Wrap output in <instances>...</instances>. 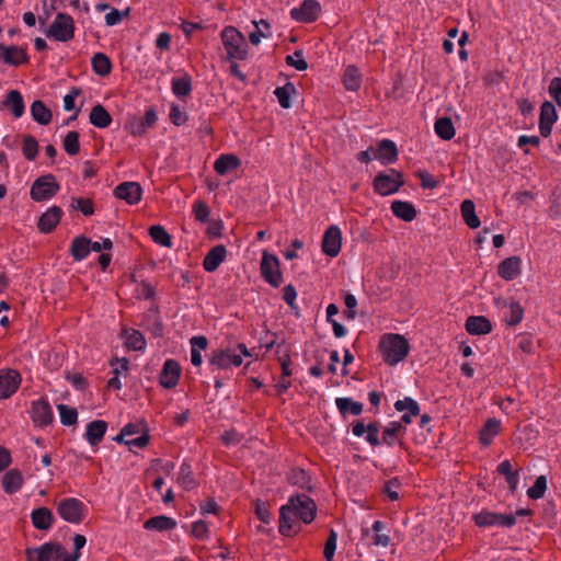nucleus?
<instances>
[{
  "label": "nucleus",
  "instance_id": "22",
  "mask_svg": "<svg viewBox=\"0 0 561 561\" xmlns=\"http://www.w3.org/2000/svg\"><path fill=\"white\" fill-rule=\"evenodd\" d=\"M522 271V260L518 256H510L503 260L497 267V273L505 280L515 279Z\"/></svg>",
  "mask_w": 561,
  "mask_h": 561
},
{
  "label": "nucleus",
  "instance_id": "19",
  "mask_svg": "<svg viewBox=\"0 0 561 561\" xmlns=\"http://www.w3.org/2000/svg\"><path fill=\"white\" fill-rule=\"evenodd\" d=\"M142 188L137 182H124L114 190V195L128 204H137L141 199Z\"/></svg>",
  "mask_w": 561,
  "mask_h": 561
},
{
  "label": "nucleus",
  "instance_id": "51",
  "mask_svg": "<svg viewBox=\"0 0 561 561\" xmlns=\"http://www.w3.org/2000/svg\"><path fill=\"white\" fill-rule=\"evenodd\" d=\"M158 121L157 112L151 107L145 112L144 117L139 124L134 128V135H142L148 128L154 126Z\"/></svg>",
  "mask_w": 561,
  "mask_h": 561
},
{
  "label": "nucleus",
  "instance_id": "30",
  "mask_svg": "<svg viewBox=\"0 0 561 561\" xmlns=\"http://www.w3.org/2000/svg\"><path fill=\"white\" fill-rule=\"evenodd\" d=\"M2 104L16 118L21 117L24 114L25 105H24L23 96L18 90H11L7 94V98L2 102Z\"/></svg>",
  "mask_w": 561,
  "mask_h": 561
},
{
  "label": "nucleus",
  "instance_id": "1",
  "mask_svg": "<svg viewBox=\"0 0 561 561\" xmlns=\"http://www.w3.org/2000/svg\"><path fill=\"white\" fill-rule=\"evenodd\" d=\"M316 517V503L305 494L291 495L288 502L279 510V533L293 536L301 528V524H310Z\"/></svg>",
  "mask_w": 561,
  "mask_h": 561
},
{
  "label": "nucleus",
  "instance_id": "18",
  "mask_svg": "<svg viewBox=\"0 0 561 561\" xmlns=\"http://www.w3.org/2000/svg\"><path fill=\"white\" fill-rule=\"evenodd\" d=\"M352 434L355 437H364V439L373 447H377L380 445L379 439V427L377 423H368L367 425L364 422L358 421L352 426Z\"/></svg>",
  "mask_w": 561,
  "mask_h": 561
},
{
  "label": "nucleus",
  "instance_id": "49",
  "mask_svg": "<svg viewBox=\"0 0 561 561\" xmlns=\"http://www.w3.org/2000/svg\"><path fill=\"white\" fill-rule=\"evenodd\" d=\"M523 318L524 309L517 301H513L512 305H508V309L503 313V320L510 327L520 323Z\"/></svg>",
  "mask_w": 561,
  "mask_h": 561
},
{
  "label": "nucleus",
  "instance_id": "26",
  "mask_svg": "<svg viewBox=\"0 0 561 561\" xmlns=\"http://www.w3.org/2000/svg\"><path fill=\"white\" fill-rule=\"evenodd\" d=\"M32 525L38 530H49L54 524V515L47 507H38L31 512Z\"/></svg>",
  "mask_w": 561,
  "mask_h": 561
},
{
  "label": "nucleus",
  "instance_id": "8",
  "mask_svg": "<svg viewBox=\"0 0 561 561\" xmlns=\"http://www.w3.org/2000/svg\"><path fill=\"white\" fill-rule=\"evenodd\" d=\"M60 185L53 174H45L34 181L31 186L30 195L35 202L50 199L57 194Z\"/></svg>",
  "mask_w": 561,
  "mask_h": 561
},
{
  "label": "nucleus",
  "instance_id": "25",
  "mask_svg": "<svg viewBox=\"0 0 561 561\" xmlns=\"http://www.w3.org/2000/svg\"><path fill=\"white\" fill-rule=\"evenodd\" d=\"M376 160H378L381 164H389L397 160L398 150L397 146L392 140L382 139L377 149H375Z\"/></svg>",
  "mask_w": 561,
  "mask_h": 561
},
{
  "label": "nucleus",
  "instance_id": "28",
  "mask_svg": "<svg viewBox=\"0 0 561 561\" xmlns=\"http://www.w3.org/2000/svg\"><path fill=\"white\" fill-rule=\"evenodd\" d=\"M290 16L297 22H312L316 20V0H305L299 7L290 10Z\"/></svg>",
  "mask_w": 561,
  "mask_h": 561
},
{
  "label": "nucleus",
  "instance_id": "14",
  "mask_svg": "<svg viewBox=\"0 0 561 561\" xmlns=\"http://www.w3.org/2000/svg\"><path fill=\"white\" fill-rule=\"evenodd\" d=\"M140 325L150 332L153 337H161L163 335V323L158 305H151L142 314Z\"/></svg>",
  "mask_w": 561,
  "mask_h": 561
},
{
  "label": "nucleus",
  "instance_id": "42",
  "mask_svg": "<svg viewBox=\"0 0 561 561\" xmlns=\"http://www.w3.org/2000/svg\"><path fill=\"white\" fill-rule=\"evenodd\" d=\"M371 530L375 533V536L373 538V543L376 547L387 548L391 545V538L386 533V530H387L386 523H383L381 520L374 522V524L371 525Z\"/></svg>",
  "mask_w": 561,
  "mask_h": 561
},
{
  "label": "nucleus",
  "instance_id": "37",
  "mask_svg": "<svg viewBox=\"0 0 561 561\" xmlns=\"http://www.w3.org/2000/svg\"><path fill=\"white\" fill-rule=\"evenodd\" d=\"M460 213L466 225L471 229L480 227V219L476 214V206L471 199H465L460 205Z\"/></svg>",
  "mask_w": 561,
  "mask_h": 561
},
{
  "label": "nucleus",
  "instance_id": "34",
  "mask_svg": "<svg viewBox=\"0 0 561 561\" xmlns=\"http://www.w3.org/2000/svg\"><path fill=\"white\" fill-rule=\"evenodd\" d=\"M240 165V160L234 154H221L219 156L215 163H214V170L219 175H225L228 172L238 169Z\"/></svg>",
  "mask_w": 561,
  "mask_h": 561
},
{
  "label": "nucleus",
  "instance_id": "47",
  "mask_svg": "<svg viewBox=\"0 0 561 561\" xmlns=\"http://www.w3.org/2000/svg\"><path fill=\"white\" fill-rule=\"evenodd\" d=\"M125 344L134 351H144L146 348V340L138 330L130 329L124 331Z\"/></svg>",
  "mask_w": 561,
  "mask_h": 561
},
{
  "label": "nucleus",
  "instance_id": "58",
  "mask_svg": "<svg viewBox=\"0 0 561 561\" xmlns=\"http://www.w3.org/2000/svg\"><path fill=\"white\" fill-rule=\"evenodd\" d=\"M64 149L69 156H76L80 151L79 133L69 131L64 139Z\"/></svg>",
  "mask_w": 561,
  "mask_h": 561
},
{
  "label": "nucleus",
  "instance_id": "21",
  "mask_svg": "<svg viewBox=\"0 0 561 561\" xmlns=\"http://www.w3.org/2000/svg\"><path fill=\"white\" fill-rule=\"evenodd\" d=\"M62 209L58 206L49 207L38 219L37 227L43 233H50L59 224Z\"/></svg>",
  "mask_w": 561,
  "mask_h": 561
},
{
  "label": "nucleus",
  "instance_id": "64",
  "mask_svg": "<svg viewBox=\"0 0 561 561\" xmlns=\"http://www.w3.org/2000/svg\"><path fill=\"white\" fill-rule=\"evenodd\" d=\"M549 95L561 107V78H552L548 87Z\"/></svg>",
  "mask_w": 561,
  "mask_h": 561
},
{
  "label": "nucleus",
  "instance_id": "57",
  "mask_svg": "<svg viewBox=\"0 0 561 561\" xmlns=\"http://www.w3.org/2000/svg\"><path fill=\"white\" fill-rule=\"evenodd\" d=\"M547 490V479L545 476H539L535 483L527 490V496L531 500L541 499Z\"/></svg>",
  "mask_w": 561,
  "mask_h": 561
},
{
  "label": "nucleus",
  "instance_id": "43",
  "mask_svg": "<svg viewBox=\"0 0 561 561\" xmlns=\"http://www.w3.org/2000/svg\"><path fill=\"white\" fill-rule=\"evenodd\" d=\"M171 88L178 98H185L192 92V79L187 73L183 77H175L171 81Z\"/></svg>",
  "mask_w": 561,
  "mask_h": 561
},
{
  "label": "nucleus",
  "instance_id": "31",
  "mask_svg": "<svg viewBox=\"0 0 561 561\" xmlns=\"http://www.w3.org/2000/svg\"><path fill=\"white\" fill-rule=\"evenodd\" d=\"M405 426L401 423L393 421L390 422L382 432V443L389 447L400 443V436L405 433Z\"/></svg>",
  "mask_w": 561,
  "mask_h": 561
},
{
  "label": "nucleus",
  "instance_id": "35",
  "mask_svg": "<svg viewBox=\"0 0 561 561\" xmlns=\"http://www.w3.org/2000/svg\"><path fill=\"white\" fill-rule=\"evenodd\" d=\"M91 240L84 236L77 237L71 242V255L75 261H83L91 252Z\"/></svg>",
  "mask_w": 561,
  "mask_h": 561
},
{
  "label": "nucleus",
  "instance_id": "60",
  "mask_svg": "<svg viewBox=\"0 0 561 561\" xmlns=\"http://www.w3.org/2000/svg\"><path fill=\"white\" fill-rule=\"evenodd\" d=\"M337 546V533L333 529L330 530V535L324 543L323 557L325 561H333Z\"/></svg>",
  "mask_w": 561,
  "mask_h": 561
},
{
  "label": "nucleus",
  "instance_id": "46",
  "mask_svg": "<svg viewBox=\"0 0 561 561\" xmlns=\"http://www.w3.org/2000/svg\"><path fill=\"white\" fill-rule=\"evenodd\" d=\"M150 436L149 433L144 432L140 436H137L136 438H127L126 435H123V428L121 430L119 434H117L114 437V440L118 444H125L129 447L131 450L133 448H139L142 449L146 447L149 443Z\"/></svg>",
  "mask_w": 561,
  "mask_h": 561
},
{
  "label": "nucleus",
  "instance_id": "13",
  "mask_svg": "<svg viewBox=\"0 0 561 561\" xmlns=\"http://www.w3.org/2000/svg\"><path fill=\"white\" fill-rule=\"evenodd\" d=\"M30 414L34 424L38 427H45L54 421L53 409L45 398L32 402Z\"/></svg>",
  "mask_w": 561,
  "mask_h": 561
},
{
  "label": "nucleus",
  "instance_id": "44",
  "mask_svg": "<svg viewBox=\"0 0 561 561\" xmlns=\"http://www.w3.org/2000/svg\"><path fill=\"white\" fill-rule=\"evenodd\" d=\"M436 135L443 140H450L455 137L456 130L449 117H440L434 124Z\"/></svg>",
  "mask_w": 561,
  "mask_h": 561
},
{
  "label": "nucleus",
  "instance_id": "6",
  "mask_svg": "<svg viewBox=\"0 0 561 561\" xmlns=\"http://www.w3.org/2000/svg\"><path fill=\"white\" fill-rule=\"evenodd\" d=\"M87 512V505L76 497L62 499L57 504L58 515L70 524H80L84 519Z\"/></svg>",
  "mask_w": 561,
  "mask_h": 561
},
{
  "label": "nucleus",
  "instance_id": "9",
  "mask_svg": "<svg viewBox=\"0 0 561 561\" xmlns=\"http://www.w3.org/2000/svg\"><path fill=\"white\" fill-rule=\"evenodd\" d=\"M279 260L276 255L264 252L261 259V275L272 287H278L283 283L279 268Z\"/></svg>",
  "mask_w": 561,
  "mask_h": 561
},
{
  "label": "nucleus",
  "instance_id": "55",
  "mask_svg": "<svg viewBox=\"0 0 561 561\" xmlns=\"http://www.w3.org/2000/svg\"><path fill=\"white\" fill-rule=\"evenodd\" d=\"M178 482L181 485H183L186 490H191L192 488L195 486L192 467L186 461L182 462L180 467Z\"/></svg>",
  "mask_w": 561,
  "mask_h": 561
},
{
  "label": "nucleus",
  "instance_id": "16",
  "mask_svg": "<svg viewBox=\"0 0 561 561\" xmlns=\"http://www.w3.org/2000/svg\"><path fill=\"white\" fill-rule=\"evenodd\" d=\"M558 121L556 106L550 101H545L540 106L539 131L542 137H548L552 126Z\"/></svg>",
  "mask_w": 561,
  "mask_h": 561
},
{
  "label": "nucleus",
  "instance_id": "45",
  "mask_svg": "<svg viewBox=\"0 0 561 561\" xmlns=\"http://www.w3.org/2000/svg\"><path fill=\"white\" fill-rule=\"evenodd\" d=\"M335 404L343 415H359L363 411V404L351 398H336Z\"/></svg>",
  "mask_w": 561,
  "mask_h": 561
},
{
  "label": "nucleus",
  "instance_id": "15",
  "mask_svg": "<svg viewBox=\"0 0 561 561\" xmlns=\"http://www.w3.org/2000/svg\"><path fill=\"white\" fill-rule=\"evenodd\" d=\"M21 383V376L14 369H0V399L10 398Z\"/></svg>",
  "mask_w": 561,
  "mask_h": 561
},
{
  "label": "nucleus",
  "instance_id": "12",
  "mask_svg": "<svg viewBox=\"0 0 561 561\" xmlns=\"http://www.w3.org/2000/svg\"><path fill=\"white\" fill-rule=\"evenodd\" d=\"M242 362L240 354L232 348L216 350L209 358V364L218 369L239 367Z\"/></svg>",
  "mask_w": 561,
  "mask_h": 561
},
{
  "label": "nucleus",
  "instance_id": "53",
  "mask_svg": "<svg viewBox=\"0 0 561 561\" xmlns=\"http://www.w3.org/2000/svg\"><path fill=\"white\" fill-rule=\"evenodd\" d=\"M57 410L59 412L60 423L65 426H71L78 422V412L75 408H70L66 404H58Z\"/></svg>",
  "mask_w": 561,
  "mask_h": 561
},
{
  "label": "nucleus",
  "instance_id": "39",
  "mask_svg": "<svg viewBox=\"0 0 561 561\" xmlns=\"http://www.w3.org/2000/svg\"><path fill=\"white\" fill-rule=\"evenodd\" d=\"M501 428V422L496 419H489L480 431V442L484 446H489Z\"/></svg>",
  "mask_w": 561,
  "mask_h": 561
},
{
  "label": "nucleus",
  "instance_id": "40",
  "mask_svg": "<svg viewBox=\"0 0 561 561\" xmlns=\"http://www.w3.org/2000/svg\"><path fill=\"white\" fill-rule=\"evenodd\" d=\"M91 66L100 77H106L112 71V61L104 53H95L91 58Z\"/></svg>",
  "mask_w": 561,
  "mask_h": 561
},
{
  "label": "nucleus",
  "instance_id": "63",
  "mask_svg": "<svg viewBox=\"0 0 561 561\" xmlns=\"http://www.w3.org/2000/svg\"><path fill=\"white\" fill-rule=\"evenodd\" d=\"M193 214L197 221L208 222L209 221V207L203 201H196L193 204Z\"/></svg>",
  "mask_w": 561,
  "mask_h": 561
},
{
  "label": "nucleus",
  "instance_id": "20",
  "mask_svg": "<svg viewBox=\"0 0 561 561\" xmlns=\"http://www.w3.org/2000/svg\"><path fill=\"white\" fill-rule=\"evenodd\" d=\"M28 60L26 51L19 46H4L0 44V61L11 65L20 66Z\"/></svg>",
  "mask_w": 561,
  "mask_h": 561
},
{
  "label": "nucleus",
  "instance_id": "41",
  "mask_svg": "<svg viewBox=\"0 0 561 561\" xmlns=\"http://www.w3.org/2000/svg\"><path fill=\"white\" fill-rule=\"evenodd\" d=\"M30 112L32 118L41 125H47L51 121L50 110L41 100H36L32 103Z\"/></svg>",
  "mask_w": 561,
  "mask_h": 561
},
{
  "label": "nucleus",
  "instance_id": "36",
  "mask_svg": "<svg viewBox=\"0 0 561 561\" xmlns=\"http://www.w3.org/2000/svg\"><path fill=\"white\" fill-rule=\"evenodd\" d=\"M90 123L98 128H106L112 123V116L101 104L92 107L89 116Z\"/></svg>",
  "mask_w": 561,
  "mask_h": 561
},
{
  "label": "nucleus",
  "instance_id": "61",
  "mask_svg": "<svg viewBox=\"0 0 561 561\" xmlns=\"http://www.w3.org/2000/svg\"><path fill=\"white\" fill-rule=\"evenodd\" d=\"M256 30L251 32L249 35V41L252 45H259L261 43L262 37H268L271 34H266L261 30V26L268 30L270 23L266 20H261L259 22H254Z\"/></svg>",
  "mask_w": 561,
  "mask_h": 561
},
{
  "label": "nucleus",
  "instance_id": "7",
  "mask_svg": "<svg viewBox=\"0 0 561 561\" xmlns=\"http://www.w3.org/2000/svg\"><path fill=\"white\" fill-rule=\"evenodd\" d=\"M403 185L400 172L389 169L376 175L374 180V188L381 196H388L397 193Z\"/></svg>",
  "mask_w": 561,
  "mask_h": 561
},
{
  "label": "nucleus",
  "instance_id": "32",
  "mask_svg": "<svg viewBox=\"0 0 561 561\" xmlns=\"http://www.w3.org/2000/svg\"><path fill=\"white\" fill-rule=\"evenodd\" d=\"M392 214L407 222L412 221L416 217V210L412 203L403 201H393L391 203Z\"/></svg>",
  "mask_w": 561,
  "mask_h": 561
},
{
  "label": "nucleus",
  "instance_id": "54",
  "mask_svg": "<svg viewBox=\"0 0 561 561\" xmlns=\"http://www.w3.org/2000/svg\"><path fill=\"white\" fill-rule=\"evenodd\" d=\"M294 91L295 87L290 82L275 89L274 94L276 95L277 101L283 108H289L291 106L290 95Z\"/></svg>",
  "mask_w": 561,
  "mask_h": 561
},
{
  "label": "nucleus",
  "instance_id": "17",
  "mask_svg": "<svg viewBox=\"0 0 561 561\" xmlns=\"http://www.w3.org/2000/svg\"><path fill=\"white\" fill-rule=\"evenodd\" d=\"M181 377V367L174 359H167L159 375V382L165 389L176 387Z\"/></svg>",
  "mask_w": 561,
  "mask_h": 561
},
{
  "label": "nucleus",
  "instance_id": "23",
  "mask_svg": "<svg viewBox=\"0 0 561 561\" xmlns=\"http://www.w3.org/2000/svg\"><path fill=\"white\" fill-rule=\"evenodd\" d=\"M226 255L227 250L224 244H218L211 248L204 257V270L208 273L215 272L219 267V265L225 261Z\"/></svg>",
  "mask_w": 561,
  "mask_h": 561
},
{
  "label": "nucleus",
  "instance_id": "50",
  "mask_svg": "<svg viewBox=\"0 0 561 561\" xmlns=\"http://www.w3.org/2000/svg\"><path fill=\"white\" fill-rule=\"evenodd\" d=\"M149 234L157 244L167 247V248L172 247L171 236L168 233V231L162 226L154 225V226L150 227Z\"/></svg>",
  "mask_w": 561,
  "mask_h": 561
},
{
  "label": "nucleus",
  "instance_id": "48",
  "mask_svg": "<svg viewBox=\"0 0 561 561\" xmlns=\"http://www.w3.org/2000/svg\"><path fill=\"white\" fill-rule=\"evenodd\" d=\"M343 84L348 91H357L362 84V77L358 69L354 66H348L343 75Z\"/></svg>",
  "mask_w": 561,
  "mask_h": 561
},
{
  "label": "nucleus",
  "instance_id": "59",
  "mask_svg": "<svg viewBox=\"0 0 561 561\" xmlns=\"http://www.w3.org/2000/svg\"><path fill=\"white\" fill-rule=\"evenodd\" d=\"M22 151L24 157L30 161H33L36 158L38 153V144L33 136L27 135L24 137Z\"/></svg>",
  "mask_w": 561,
  "mask_h": 561
},
{
  "label": "nucleus",
  "instance_id": "4",
  "mask_svg": "<svg viewBox=\"0 0 561 561\" xmlns=\"http://www.w3.org/2000/svg\"><path fill=\"white\" fill-rule=\"evenodd\" d=\"M221 41L230 60H243L248 55V44L241 32L233 26H227L221 32Z\"/></svg>",
  "mask_w": 561,
  "mask_h": 561
},
{
  "label": "nucleus",
  "instance_id": "2",
  "mask_svg": "<svg viewBox=\"0 0 561 561\" xmlns=\"http://www.w3.org/2000/svg\"><path fill=\"white\" fill-rule=\"evenodd\" d=\"M382 360L389 366L403 362L411 351L409 341L399 333H386L378 345Z\"/></svg>",
  "mask_w": 561,
  "mask_h": 561
},
{
  "label": "nucleus",
  "instance_id": "27",
  "mask_svg": "<svg viewBox=\"0 0 561 561\" xmlns=\"http://www.w3.org/2000/svg\"><path fill=\"white\" fill-rule=\"evenodd\" d=\"M106 430H107V423L105 421H103V420L92 421V422L88 423V425H87L84 438L88 440V443L91 446H98L102 442V439L106 433Z\"/></svg>",
  "mask_w": 561,
  "mask_h": 561
},
{
  "label": "nucleus",
  "instance_id": "5",
  "mask_svg": "<svg viewBox=\"0 0 561 561\" xmlns=\"http://www.w3.org/2000/svg\"><path fill=\"white\" fill-rule=\"evenodd\" d=\"M45 35L59 42H69L75 36V21L68 13H58L45 30Z\"/></svg>",
  "mask_w": 561,
  "mask_h": 561
},
{
  "label": "nucleus",
  "instance_id": "29",
  "mask_svg": "<svg viewBox=\"0 0 561 561\" xmlns=\"http://www.w3.org/2000/svg\"><path fill=\"white\" fill-rule=\"evenodd\" d=\"M466 330L472 335L488 334L492 331V324L485 317L471 316L466 321Z\"/></svg>",
  "mask_w": 561,
  "mask_h": 561
},
{
  "label": "nucleus",
  "instance_id": "33",
  "mask_svg": "<svg viewBox=\"0 0 561 561\" xmlns=\"http://www.w3.org/2000/svg\"><path fill=\"white\" fill-rule=\"evenodd\" d=\"M144 527L148 530L167 531L174 529L176 527V522L169 516L159 515L147 519Z\"/></svg>",
  "mask_w": 561,
  "mask_h": 561
},
{
  "label": "nucleus",
  "instance_id": "3",
  "mask_svg": "<svg viewBox=\"0 0 561 561\" xmlns=\"http://www.w3.org/2000/svg\"><path fill=\"white\" fill-rule=\"evenodd\" d=\"M27 561H78V554H69L58 542H45L25 551Z\"/></svg>",
  "mask_w": 561,
  "mask_h": 561
},
{
  "label": "nucleus",
  "instance_id": "11",
  "mask_svg": "<svg viewBox=\"0 0 561 561\" xmlns=\"http://www.w3.org/2000/svg\"><path fill=\"white\" fill-rule=\"evenodd\" d=\"M342 231L336 225H331L323 233L321 251L329 257H336L342 249Z\"/></svg>",
  "mask_w": 561,
  "mask_h": 561
},
{
  "label": "nucleus",
  "instance_id": "62",
  "mask_svg": "<svg viewBox=\"0 0 561 561\" xmlns=\"http://www.w3.org/2000/svg\"><path fill=\"white\" fill-rule=\"evenodd\" d=\"M71 206L80 210L84 216H91L94 213L93 203L91 199L82 197H73L71 199Z\"/></svg>",
  "mask_w": 561,
  "mask_h": 561
},
{
  "label": "nucleus",
  "instance_id": "38",
  "mask_svg": "<svg viewBox=\"0 0 561 561\" xmlns=\"http://www.w3.org/2000/svg\"><path fill=\"white\" fill-rule=\"evenodd\" d=\"M190 344H191V363L196 367L201 366L203 363V357H202L201 352L206 350V347L208 345V341L204 335H196L190 340Z\"/></svg>",
  "mask_w": 561,
  "mask_h": 561
},
{
  "label": "nucleus",
  "instance_id": "24",
  "mask_svg": "<svg viewBox=\"0 0 561 561\" xmlns=\"http://www.w3.org/2000/svg\"><path fill=\"white\" fill-rule=\"evenodd\" d=\"M1 484L3 491L9 495L19 492L24 484L22 472L16 468L8 470L2 477Z\"/></svg>",
  "mask_w": 561,
  "mask_h": 561
},
{
  "label": "nucleus",
  "instance_id": "52",
  "mask_svg": "<svg viewBox=\"0 0 561 561\" xmlns=\"http://www.w3.org/2000/svg\"><path fill=\"white\" fill-rule=\"evenodd\" d=\"M289 481L293 484L298 485L302 489L306 488L309 491L312 490V486L310 485L311 477L306 470H304L301 468H295L291 470V473L289 476Z\"/></svg>",
  "mask_w": 561,
  "mask_h": 561
},
{
  "label": "nucleus",
  "instance_id": "56",
  "mask_svg": "<svg viewBox=\"0 0 561 561\" xmlns=\"http://www.w3.org/2000/svg\"><path fill=\"white\" fill-rule=\"evenodd\" d=\"M394 409L398 412H402V413H409V412H411L412 414H419L420 413V405H419V403L414 399H412L411 397H404L401 400H397L394 402Z\"/></svg>",
  "mask_w": 561,
  "mask_h": 561
},
{
  "label": "nucleus",
  "instance_id": "10",
  "mask_svg": "<svg viewBox=\"0 0 561 561\" xmlns=\"http://www.w3.org/2000/svg\"><path fill=\"white\" fill-rule=\"evenodd\" d=\"M473 520L479 527L497 526L504 528L513 527L517 522L514 515L500 514L490 511H481L474 514Z\"/></svg>",
  "mask_w": 561,
  "mask_h": 561
}]
</instances>
